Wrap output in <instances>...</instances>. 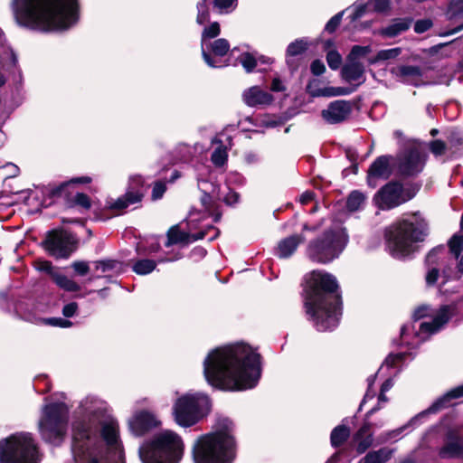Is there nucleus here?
<instances>
[{
    "instance_id": "f257e3e1",
    "label": "nucleus",
    "mask_w": 463,
    "mask_h": 463,
    "mask_svg": "<svg viewBox=\"0 0 463 463\" xmlns=\"http://www.w3.org/2000/svg\"><path fill=\"white\" fill-rule=\"evenodd\" d=\"M260 354L250 345L236 343L216 347L203 361V375L212 387L224 392L254 388L261 377Z\"/></svg>"
},
{
    "instance_id": "f03ea898",
    "label": "nucleus",
    "mask_w": 463,
    "mask_h": 463,
    "mask_svg": "<svg viewBox=\"0 0 463 463\" xmlns=\"http://www.w3.org/2000/svg\"><path fill=\"white\" fill-rule=\"evenodd\" d=\"M303 296L307 319L317 331H332L337 327L343 315V298L333 274L323 269L307 273Z\"/></svg>"
},
{
    "instance_id": "7ed1b4c3",
    "label": "nucleus",
    "mask_w": 463,
    "mask_h": 463,
    "mask_svg": "<svg viewBox=\"0 0 463 463\" xmlns=\"http://www.w3.org/2000/svg\"><path fill=\"white\" fill-rule=\"evenodd\" d=\"M17 24L48 33L69 29L80 18L78 0H13Z\"/></svg>"
},
{
    "instance_id": "20e7f679",
    "label": "nucleus",
    "mask_w": 463,
    "mask_h": 463,
    "mask_svg": "<svg viewBox=\"0 0 463 463\" xmlns=\"http://www.w3.org/2000/svg\"><path fill=\"white\" fill-rule=\"evenodd\" d=\"M235 424L228 417L217 419L215 430L199 436L192 449L194 463H233L237 456Z\"/></svg>"
},
{
    "instance_id": "39448f33",
    "label": "nucleus",
    "mask_w": 463,
    "mask_h": 463,
    "mask_svg": "<svg viewBox=\"0 0 463 463\" xmlns=\"http://www.w3.org/2000/svg\"><path fill=\"white\" fill-rule=\"evenodd\" d=\"M428 234V222L420 213H405L384 228L385 249L393 259L404 260L419 250Z\"/></svg>"
},
{
    "instance_id": "423d86ee",
    "label": "nucleus",
    "mask_w": 463,
    "mask_h": 463,
    "mask_svg": "<svg viewBox=\"0 0 463 463\" xmlns=\"http://www.w3.org/2000/svg\"><path fill=\"white\" fill-rule=\"evenodd\" d=\"M92 178L88 175L72 177L59 184H49L45 187L44 201H50L46 206L62 202L64 210L78 209L79 211H89L92 207L90 197L78 190L79 185L89 184Z\"/></svg>"
},
{
    "instance_id": "0eeeda50",
    "label": "nucleus",
    "mask_w": 463,
    "mask_h": 463,
    "mask_svg": "<svg viewBox=\"0 0 463 463\" xmlns=\"http://www.w3.org/2000/svg\"><path fill=\"white\" fill-rule=\"evenodd\" d=\"M184 454L182 438L173 430H163L139 449L143 463H179Z\"/></svg>"
},
{
    "instance_id": "6e6552de",
    "label": "nucleus",
    "mask_w": 463,
    "mask_h": 463,
    "mask_svg": "<svg viewBox=\"0 0 463 463\" xmlns=\"http://www.w3.org/2000/svg\"><path fill=\"white\" fill-rule=\"evenodd\" d=\"M347 238L338 230L328 228L312 239L307 247V257L315 263L328 264L339 258Z\"/></svg>"
},
{
    "instance_id": "1a4fd4ad",
    "label": "nucleus",
    "mask_w": 463,
    "mask_h": 463,
    "mask_svg": "<svg viewBox=\"0 0 463 463\" xmlns=\"http://www.w3.org/2000/svg\"><path fill=\"white\" fill-rule=\"evenodd\" d=\"M38 447L29 432L0 439V463H39Z\"/></svg>"
},
{
    "instance_id": "9d476101",
    "label": "nucleus",
    "mask_w": 463,
    "mask_h": 463,
    "mask_svg": "<svg viewBox=\"0 0 463 463\" xmlns=\"http://www.w3.org/2000/svg\"><path fill=\"white\" fill-rule=\"evenodd\" d=\"M68 416L69 410L64 402H51L44 405L39 420L42 439L49 444L61 445L65 437Z\"/></svg>"
},
{
    "instance_id": "9b49d317",
    "label": "nucleus",
    "mask_w": 463,
    "mask_h": 463,
    "mask_svg": "<svg viewBox=\"0 0 463 463\" xmlns=\"http://www.w3.org/2000/svg\"><path fill=\"white\" fill-rule=\"evenodd\" d=\"M209 403L207 397L197 394H184L179 397L173 406L175 421L184 428L195 425L205 416L203 407Z\"/></svg>"
},
{
    "instance_id": "f8f14e48",
    "label": "nucleus",
    "mask_w": 463,
    "mask_h": 463,
    "mask_svg": "<svg viewBox=\"0 0 463 463\" xmlns=\"http://www.w3.org/2000/svg\"><path fill=\"white\" fill-rule=\"evenodd\" d=\"M78 241L71 232L52 229L46 232L42 248L55 260H67L77 250Z\"/></svg>"
},
{
    "instance_id": "ddd939ff",
    "label": "nucleus",
    "mask_w": 463,
    "mask_h": 463,
    "mask_svg": "<svg viewBox=\"0 0 463 463\" xmlns=\"http://www.w3.org/2000/svg\"><path fill=\"white\" fill-rule=\"evenodd\" d=\"M403 184L399 181L385 184L376 193L374 199L383 210H391L405 203L402 200Z\"/></svg>"
},
{
    "instance_id": "4468645a",
    "label": "nucleus",
    "mask_w": 463,
    "mask_h": 463,
    "mask_svg": "<svg viewBox=\"0 0 463 463\" xmlns=\"http://www.w3.org/2000/svg\"><path fill=\"white\" fill-rule=\"evenodd\" d=\"M434 430L430 427L422 437L418 448L400 459L398 463H434Z\"/></svg>"
},
{
    "instance_id": "2eb2a0df",
    "label": "nucleus",
    "mask_w": 463,
    "mask_h": 463,
    "mask_svg": "<svg viewBox=\"0 0 463 463\" xmlns=\"http://www.w3.org/2000/svg\"><path fill=\"white\" fill-rule=\"evenodd\" d=\"M425 155L418 147H410L405 150L398 164V173L404 177L414 176L421 170Z\"/></svg>"
},
{
    "instance_id": "dca6fc26",
    "label": "nucleus",
    "mask_w": 463,
    "mask_h": 463,
    "mask_svg": "<svg viewBox=\"0 0 463 463\" xmlns=\"http://www.w3.org/2000/svg\"><path fill=\"white\" fill-rule=\"evenodd\" d=\"M35 267L39 271L48 274L52 282L64 291L79 292L81 289V287L76 281L57 271L50 260H37Z\"/></svg>"
},
{
    "instance_id": "f3484780",
    "label": "nucleus",
    "mask_w": 463,
    "mask_h": 463,
    "mask_svg": "<svg viewBox=\"0 0 463 463\" xmlns=\"http://www.w3.org/2000/svg\"><path fill=\"white\" fill-rule=\"evenodd\" d=\"M392 160V156L383 155L373 161L367 170L366 175V182L370 187L375 188L378 185L379 180L389 179L392 173L391 166Z\"/></svg>"
},
{
    "instance_id": "a211bd4d",
    "label": "nucleus",
    "mask_w": 463,
    "mask_h": 463,
    "mask_svg": "<svg viewBox=\"0 0 463 463\" xmlns=\"http://www.w3.org/2000/svg\"><path fill=\"white\" fill-rule=\"evenodd\" d=\"M353 111V102L337 99L330 102L326 109L321 111L323 119L328 124H339L350 117Z\"/></svg>"
},
{
    "instance_id": "6ab92c4d",
    "label": "nucleus",
    "mask_w": 463,
    "mask_h": 463,
    "mask_svg": "<svg viewBox=\"0 0 463 463\" xmlns=\"http://www.w3.org/2000/svg\"><path fill=\"white\" fill-rule=\"evenodd\" d=\"M441 458L463 459V435L457 429L449 430L444 446L439 449Z\"/></svg>"
},
{
    "instance_id": "aec40b11",
    "label": "nucleus",
    "mask_w": 463,
    "mask_h": 463,
    "mask_svg": "<svg viewBox=\"0 0 463 463\" xmlns=\"http://www.w3.org/2000/svg\"><path fill=\"white\" fill-rule=\"evenodd\" d=\"M159 423L155 415L146 410L137 411L128 421L129 429L136 436L145 435Z\"/></svg>"
},
{
    "instance_id": "412c9836",
    "label": "nucleus",
    "mask_w": 463,
    "mask_h": 463,
    "mask_svg": "<svg viewBox=\"0 0 463 463\" xmlns=\"http://www.w3.org/2000/svg\"><path fill=\"white\" fill-rule=\"evenodd\" d=\"M373 423L366 420L364 417V421L359 430L354 434L353 439L356 444V452L357 454L364 453L373 442V435L372 432Z\"/></svg>"
},
{
    "instance_id": "4be33fe9",
    "label": "nucleus",
    "mask_w": 463,
    "mask_h": 463,
    "mask_svg": "<svg viewBox=\"0 0 463 463\" xmlns=\"http://www.w3.org/2000/svg\"><path fill=\"white\" fill-rule=\"evenodd\" d=\"M242 99L249 107L269 105L274 99L270 93L261 90L259 86H253L244 90Z\"/></svg>"
},
{
    "instance_id": "5701e85b",
    "label": "nucleus",
    "mask_w": 463,
    "mask_h": 463,
    "mask_svg": "<svg viewBox=\"0 0 463 463\" xmlns=\"http://www.w3.org/2000/svg\"><path fill=\"white\" fill-rule=\"evenodd\" d=\"M305 237L302 234H293L279 241L275 254L280 259L291 257L298 246L303 243Z\"/></svg>"
},
{
    "instance_id": "b1692460",
    "label": "nucleus",
    "mask_w": 463,
    "mask_h": 463,
    "mask_svg": "<svg viewBox=\"0 0 463 463\" xmlns=\"http://www.w3.org/2000/svg\"><path fill=\"white\" fill-rule=\"evenodd\" d=\"M221 33V26L218 22L211 23L210 25L204 27L202 33V56L204 62L212 67V68H221L223 65H217L216 61L213 58V56L204 50L203 43L207 39H213L220 35ZM226 63L224 66H227Z\"/></svg>"
},
{
    "instance_id": "393cba45",
    "label": "nucleus",
    "mask_w": 463,
    "mask_h": 463,
    "mask_svg": "<svg viewBox=\"0 0 463 463\" xmlns=\"http://www.w3.org/2000/svg\"><path fill=\"white\" fill-rule=\"evenodd\" d=\"M90 427L85 422H78L73 426L72 434V454L76 452V448L90 449L89 440L90 439Z\"/></svg>"
},
{
    "instance_id": "a878e982",
    "label": "nucleus",
    "mask_w": 463,
    "mask_h": 463,
    "mask_svg": "<svg viewBox=\"0 0 463 463\" xmlns=\"http://www.w3.org/2000/svg\"><path fill=\"white\" fill-rule=\"evenodd\" d=\"M165 246L169 248L173 245H187L191 242V233L181 231L179 224L171 226L166 232Z\"/></svg>"
},
{
    "instance_id": "bb28decb",
    "label": "nucleus",
    "mask_w": 463,
    "mask_h": 463,
    "mask_svg": "<svg viewBox=\"0 0 463 463\" xmlns=\"http://www.w3.org/2000/svg\"><path fill=\"white\" fill-rule=\"evenodd\" d=\"M412 19L409 17L405 18H396L392 21L391 24L388 26L382 28L380 33L382 36L392 38L395 37L402 33L407 31L411 24Z\"/></svg>"
},
{
    "instance_id": "cd10ccee",
    "label": "nucleus",
    "mask_w": 463,
    "mask_h": 463,
    "mask_svg": "<svg viewBox=\"0 0 463 463\" xmlns=\"http://www.w3.org/2000/svg\"><path fill=\"white\" fill-rule=\"evenodd\" d=\"M365 69L362 62L347 61L341 69V78L347 82L359 80L364 77Z\"/></svg>"
},
{
    "instance_id": "c85d7f7f",
    "label": "nucleus",
    "mask_w": 463,
    "mask_h": 463,
    "mask_svg": "<svg viewBox=\"0 0 463 463\" xmlns=\"http://www.w3.org/2000/svg\"><path fill=\"white\" fill-rule=\"evenodd\" d=\"M398 77L403 79L405 82L417 84L422 76L421 69L419 66L402 65L392 70Z\"/></svg>"
},
{
    "instance_id": "c756f323",
    "label": "nucleus",
    "mask_w": 463,
    "mask_h": 463,
    "mask_svg": "<svg viewBox=\"0 0 463 463\" xmlns=\"http://www.w3.org/2000/svg\"><path fill=\"white\" fill-rule=\"evenodd\" d=\"M100 435L109 449L118 451L119 439L118 426L112 422L104 423L101 428Z\"/></svg>"
},
{
    "instance_id": "7c9ffc66",
    "label": "nucleus",
    "mask_w": 463,
    "mask_h": 463,
    "mask_svg": "<svg viewBox=\"0 0 463 463\" xmlns=\"http://www.w3.org/2000/svg\"><path fill=\"white\" fill-rule=\"evenodd\" d=\"M350 428L342 423L335 427L330 433V444L334 449L342 447L350 438Z\"/></svg>"
},
{
    "instance_id": "2f4dec72",
    "label": "nucleus",
    "mask_w": 463,
    "mask_h": 463,
    "mask_svg": "<svg viewBox=\"0 0 463 463\" xmlns=\"http://www.w3.org/2000/svg\"><path fill=\"white\" fill-rule=\"evenodd\" d=\"M392 452L393 450L388 448H381L368 452L359 463H385L391 459Z\"/></svg>"
},
{
    "instance_id": "473e14b6",
    "label": "nucleus",
    "mask_w": 463,
    "mask_h": 463,
    "mask_svg": "<svg viewBox=\"0 0 463 463\" xmlns=\"http://www.w3.org/2000/svg\"><path fill=\"white\" fill-rule=\"evenodd\" d=\"M200 201L205 211L213 218V222H220L222 218L220 204L213 200L212 195L207 192H203Z\"/></svg>"
},
{
    "instance_id": "72a5a7b5",
    "label": "nucleus",
    "mask_w": 463,
    "mask_h": 463,
    "mask_svg": "<svg viewBox=\"0 0 463 463\" xmlns=\"http://www.w3.org/2000/svg\"><path fill=\"white\" fill-rule=\"evenodd\" d=\"M459 398H463V384L451 389L439 399H436V411L451 406V401Z\"/></svg>"
},
{
    "instance_id": "f704fd0d",
    "label": "nucleus",
    "mask_w": 463,
    "mask_h": 463,
    "mask_svg": "<svg viewBox=\"0 0 463 463\" xmlns=\"http://www.w3.org/2000/svg\"><path fill=\"white\" fill-rule=\"evenodd\" d=\"M432 412H434V402H432L428 407L427 410L420 412L414 418H412L407 425H404V426H402L401 428H398V429L393 430L392 431H391L389 433V438L390 439L397 438L399 435H401L407 429L408 425H417L420 420H421L422 419L426 418L429 414H430Z\"/></svg>"
},
{
    "instance_id": "c9c22d12",
    "label": "nucleus",
    "mask_w": 463,
    "mask_h": 463,
    "mask_svg": "<svg viewBox=\"0 0 463 463\" xmlns=\"http://www.w3.org/2000/svg\"><path fill=\"white\" fill-rule=\"evenodd\" d=\"M453 307L450 305H443L436 310V333L440 331L453 316Z\"/></svg>"
},
{
    "instance_id": "e433bc0d",
    "label": "nucleus",
    "mask_w": 463,
    "mask_h": 463,
    "mask_svg": "<svg viewBox=\"0 0 463 463\" xmlns=\"http://www.w3.org/2000/svg\"><path fill=\"white\" fill-rule=\"evenodd\" d=\"M95 269L100 270L102 273L109 271H122L123 262L118 260L105 259L94 261Z\"/></svg>"
},
{
    "instance_id": "4c0bfd02",
    "label": "nucleus",
    "mask_w": 463,
    "mask_h": 463,
    "mask_svg": "<svg viewBox=\"0 0 463 463\" xmlns=\"http://www.w3.org/2000/svg\"><path fill=\"white\" fill-rule=\"evenodd\" d=\"M75 463H100L99 458L96 456L94 450L90 449L76 448V452L73 453Z\"/></svg>"
},
{
    "instance_id": "58836bf2",
    "label": "nucleus",
    "mask_w": 463,
    "mask_h": 463,
    "mask_svg": "<svg viewBox=\"0 0 463 463\" xmlns=\"http://www.w3.org/2000/svg\"><path fill=\"white\" fill-rule=\"evenodd\" d=\"M156 261L150 259L137 260L132 266V270L137 275H147L156 268Z\"/></svg>"
},
{
    "instance_id": "ea45409f",
    "label": "nucleus",
    "mask_w": 463,
    "mask_h": 463,
    "mask_svg": "<svg viewBox=\"0 0 463 463\" xmlns=\"http://www.w3.org/2000/svg\"><path fill=\"white\" fill-rule=\"evenodd\" d=\"M308 49V43L304 39H297L290 43L286 50V56L296 57L303 54Z\"/></svg>"
},
{
    "instance_id": "a19ab883",
    "label": "nucleus",
    "mask_w": 463,
    "mask_h": 463,
    "mask_svg": "<svg viewBox=\"0 0 463 463\" xmlns=\"http://www.w3.org/2000/svg\"><path fill=\"white\" fill-rule=\"evenodd\" d=\"M364 200L365 196L363 193L357 190L352 191L346 199L345 207L349 212H356Z\"/></svg>"
},
{
    "instance_id": "79ce46f5",
    "label": "nucleus",
    "mask_w": 463,
    "mask_h": 463,
    "mask_svg": "<svg viewBox=\"0 0 463 463\" xmlns=\"http://www.w3.org/2000/svg\"><path fill=\"white\" fill-rule=\"evenodd\" d=\"M208 48L215 56L223 57L230 51V43L228 40L219 38L214 40L213 43H210Z\"/></svg>"
},
{
    "instance_id": "37998d69",
    "label": "nucleus",
    "mask_w": 463,
    "mask_h": 463,
    "mask_svg": "<svg viewBox=\"0 0 463 463\" xmlns=\"http://www.w3.org/2000/svg\"><path fill=\"white\" fill-rule=\"evenodd\" d=\"M402 53V49L400 47L381 50L377 52V54L369 60L371 64H374L380 61H387L391 59H395Z\"/></svg>"
},
{
    "instance_id": "c03bdc74",
    "label": "nucleus",
    "mask_w": 463,
    "mask_h": 463,
    "mask_svg": "<svg viewBox=\"0 0 463 463\" xmlns=\"http://www.w3.org/2000/svg\"><path fill=\"white\" fill-rule=\"evenodd\" d=\"M434 334V317L428 322H421L418 330H415V336L424 341Z\"/></svg>"
},
{
    "instance_id": "a18cd8bd",
    "label": "nucleus",
    "mask_w": 463,
    "mask_h": 463,
    "mask_svg": "<svg viewBox=\"0 0 463 463\" xmlns=\"http://www.w3.org/2000/svg\"><path fill=\"white\" fill-rule=\"evenodd\" d=\"M449 252L458 259L463 250V234L455 233L448 241Z\"/></svg>"
},
{
    "instance_id": "49530a36",
    "label": "nucleus",
    "mask_w": 463,
    "mask_h": 463,
    "mask_svg": "<svg viewBox=\"0 0 463 463\" xmlns=\"http://www.w3.org/2000/svg\"><path fill=\"white\" fill-rule=\"evenodd\" d=\"M371 51L372 49L370 45H354L346 57V61L352 62H360L358 60L360 58L365 57L367 54L371 52Z\"/></svg>"
},
{
    "instance_id": "de8ad7c7",
    "label": "nucleus",
    "mask_w": 463,
    "mask_h": 463,
    "mask_svg": "<svg viewBox=\"0 0 463 463\" xmlns=\"http://www.w3.org/2000/svg\"><path fill=\"white\" fill-rule=\"evenodd\" d=\"M238 60L247 73H251L258 64L257 58L249 52H242Z\"/></svg>"
},
{
    "instance_id": "09e8293b",
    "label": "nucleus",
    "mask_w": 463,
    "mask_h": 463,
    "mask_svg": "<svg viewBox=\"0 0 463 463\" xmlns=\"http://www.w3.org/2000/svg\"><path fill=\"white\" fill-rule=\"evenodd\" d=\"M228 160L227 149L224 146H220L214 149L211 156V161L216 167H222Z\"/></svg>"
},
{
    "instance_id": "8fccbe9b",
    "label": "nucleus",
    "mask_w": 463,
    "mask_h": 463,
    "mask_svg": "<svg viewBox=\"0 0 463 463\" xmlns=\"http://www.w3.org/2000/svg\"><path fill=\"white\" fill-rule=\"evenodd\" d=\"M434 248L429 250L425 258V264L428 267L426 283L428 286L434 285Z\"/></svg>"
},
{
    "instance_id": "3c124183",
    "label": "nucleus",
    "mask_w": 463,
    "mask_h": 463,
    "mask_svg": "<svg viewBox=\"0 0 463 463\" xmlns=\"http://www.w3.org/2000/svg\"><path fill=\"white\" fill-rule=\"evenodd\" d=\"M326 60L329 68L333 71L338 70L343 61L341 54L335 49L330 50L326 52Z\"/></svg>"
},
{
    "instance_id": "603ef678",
    "label": "nucleus",
    "mask_w": 463,
    "mask_h": 463,
    "mask_svg": "<svg viewBox=\"0 0 463 463\" xmlns=\"http://www.w3.org/2000/svg\"><path fill=\"white\" fill-rule=\"evenodd\" d=\"M166 190V181L162 179L155 181L152 185L151 200L157 201L162 199Z\"/></svg>"
},
{
    "instance_id": "864d4df0",
    "label": "nucleus",
    "mask_w": 463,
    "mask_h": 463,
    "mask_svg": "<svg viewBox=\"0 0 463 463\" xmlns=\"http://www.w3.org/2000/svg\"><path fill=\"white\" fill-rule=\"evenodd\" d=\"M321 80L318 79L309 80L306 86V92L313 98L322 97L321 91H323V88H321Z\"/></svg>"
},
{
    "instance_id": "5fc2aeb1",
    "label": "nucleus",
    "mask_w": 463,
    "mask_h": 463,
    "mask_svg": "<svg viewBox=\"0 0 463 463\" xmlns=\"http://www.w3.org/2000/svg\"><path fill=\"white\" fill-rule=\"evenodd\" d=\"M111 210L109 206L102 207L101 205L96 206L93 211V221L95 222H106L113 217L110 214Z\"/></svg>"
},
{
    "instance_id": "6e6d98bb",
    "label": "nucleus",
    "mask_w": 463,
    "mask_h": 463,
    "mask_svg": "<svg viewBox=\"0 0 463 463\" xmlns=\"http://www.w3.org/2000/svg\"><path fill=\"white\" fill-rule=\"evenodd\" d=\"M432 308L430 305H420L414 310L412 314V320L414 323L421 320L425 317H430L431 319V317H434V315H431Z\"/></svg>"
},
{
    "instance_id": "4d7b16f0",
    "label": "nucleus",
    "mask_w": 463,
    "mask_h": 463,
    "mask_svg": "<svg viewBox=\"0 0 463 463\" xmlns=\"http://www.w3.org/2000/svg\"><path fill=\"white\" fill-rule=\"evenodd\" d=\"M123 196H124L128 205L129 206L130 204H135V203H140L145 196V193L142 190H135L134 191V190L128 189Z\"/></svg>"
},
{
    "instance_id": "13d9d810",
    "label": "nucleus",
    "mask_w": 463,
    "mask_h": 463,
    "mask_svg": "<svg viewBox=\"0 0 463 463\" xmlns=\"http://www.w3.org/2000/svg\"><path fill=\"white\" fill-rule=\"evenodd\" d=\"M345 11H341L332 16L329 21L326 24L324 31L328 33H334L339 27Z\"/></svg>"
},
{
    "instance_id": "bf43d9fd",
    "label": "nucleus",
    "mask_w": 463,
    "mask_h": 463,
    "mask_svg": "<svg viewBox=\"0 0 463 463\" xmlns=\"http://www.w3.org/2000/svg\"><path fill=\"white\" fill-rule=\"evenodd\" d=\"M197 16L196 23L198 24H204L206 22L210 20V11L208 5H204L203 3H197Z\"/></svg>"
},
{
    "instance_id": "052dcab7",
    "label": "nucleus",
    "mask_w": 463,
    "mask_h": 463,
    "mask_svg": "<svg viewBox=\"0 0 463 463\" xmlns=\"http://www.w3.org/2000/svg\"><path fill=\"white\" fill-rule=\"evenodd\" d=\"M71 268L76 275L80 277H84L90 272L89 262L85 260H75L71 264Z\"/></svg>"
},
{
    "instance_id": "680f3d73",
    "label": "nucleus",
    "mask_w": 463,
    "mask_h": 463,
    "mask_svg": "<svg viewBox=\"0 0 463 463\" xmlns=\"http://www.w3.org/2000/svg\"><path fill=\"white\" fill-rule=\"evenodd\" d=\"M448 14L450 18L463 14V0H451L448 6Z\"/></svg>"
},
{
    "instance_id": "e2e57ef3",
    "label": "nucleus",
    "mask_w": 463,
    "mask_h": 463,
    "mask_svg": "<svg viewBox=\"0 0 463 463\" xmlns=\"http://www.w3.org/2000/svg\"><path fill=\"white\" fill-rule=\"evenodd\" d=\"M45 325L55 326V327H61V328H67L72 326V322L61 317H48L44 319Z\"/></svg>"
},
{
    "instance_id": "0e129e2a",
    "label": "nucleus",
    "mask_w": 463,
    "mask_h": 463,
    "mask_svg": "<svg viewBox=\"0 0 463 463\" xmlns=\"http://www.w3.org/2000/svg\"><path fill=\"white\" fill-rule=\"evenodd\" d=\"M368 4L372 5L377 13H385L391 8V0H370Z\"/></svg>"
},
{
    "instance_id": "69168bd1",
    "label": "nucleus",
    "mask_w": 463,
    "mask_h": 463,
    "mask_svg": "<svg viewBox=\"0 0 463 463\" xmlns=\"http://www.w3.org/2000/svg\"><path fill=\"white\" fill-rule=\"evenodd\" d=\"M145 185V179L140 175H133L129 178L128 187L130 190H142Z\"/></svg>"
},
{
    "instance_id": "338daca9",
    "label": "nucleus",
    "mask_w": 463,
    "mask_h": 463,
    "mask_svg": "<svg viewBox=\"0 0 463 463\" xmlns=\"http://www.w3.org/2000/svg\"><path fill=\"white\" fill-rule=\"evenodd\" d=\"M310 71L314 76H320L325 73L326 66L320 59H316L310 64Z\"/></svg>"
},
{
    "instance_id": "774afa93",
    "label": "nucleus",
    "mask_w": 463,
    "mask_h": 463,
    "mask_svg": "<svg viewBox=\"0 0 463 463\" xmlns=\"http://www.w3.org/2000/svg\"><path fill=\"white\" fill-rule=\"evenodd\" d=\"M432 26L430 19L418 20L414 24V32L417 33H423Z\"/></svg>"
}]
</instances>
